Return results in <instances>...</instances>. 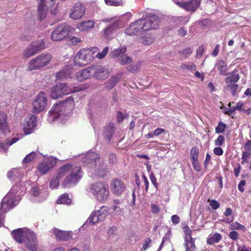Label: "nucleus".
<instances>
[{
    "label": "nucleus",
    "instance_id": "obj_47",
    "mask_svg": "<svg viewBox=\"0 0 251 251\" xmlns=\"http://www.w3.org/2000/svg\"><path fill=\"white\" fill-rule=\"evenodd\" d=\"M37 153L35 151H32L27 154L23 160V163H27L32 161L35 157Z\"/></svg>",
    "mask_w": 251,
    "mask_h": 251
},
{
    "label": "nucleus",
    "instance_id": "obj_13",
    "mask_svg": "<svg viewBox=\"0 0 251 251\" xmlns=\"http://www.w3.org/2000/svg\"><path fill=\"white\" fill-rule=\"evenodd\" d=\"M44 48L45 43L43 40H40L37 43H32L27 47L24 52V56L25 58H28L43 50Z\"/></svg>",
    "mask_w": 251,
    "mask_h": 251
},
{
    "label": "nucleus",
    "instance_id": "obj_42",
    "mask_svg": "<svg viewBox=\"0 0 251 251\" xmlns=\"http://www.w3.org/2000/svg\"><path fill=\"white\" fill-rule=\"evenodd\" d=\"M230 228L232 230L237 229L242 230L243 231H245L246 230V228L244 226L240 224L237 222L231 224L230 225Z\"/></svg>",
    "mask_w": 251,
    "mask_h": 251
},
{
    "label": "nucleus",
    "instance_id": "obj_51",
    "mask_svg": "<svg viewBox=\"0 0 251 251\" xmlns=\"http://www.w3.org/2000/svg\"><path fill=\"white\" fill-rule=\"evenodd\" d=\"M225 138L224 136L220 135L215 140L214 144L216 146H221L224 144Z\"/></svg>",
    "mask_w": 251,
    "mask_h": 251
},
{
    "label": "nucleus",
    "instance_id": "obj_57",
    "mask_svg": "<svg viewBox=\"0 0 251 251\" xmlns=\"http://www.w3.org/2000/svg\"><path fill=\"white\" fill-rule=\"evenodd\" d=\"M184 232L185 233V239H190L192 238L191 234L192 230L190 229L188 226H186L183 228Z\"/></svg>",
    "mask_w": 251,
    "mask_h": 251
},
{
    "label": "nucleus",
    "instance_id": "obj_62",
    "mask_svg": "<svg viewBox=\"0 0 251 251\" xmlns=\"http://www.w3.org/2000/svg\"><path fill=\"white\" fill-rule=\"evenodd\" d=\"M109 162L110 163L115 164L117 162V158L114 153H110L109 155Z\"/></svg>",
    "mask_w": 251,
    "mask_h": 251
},
{
    "label": "nucleus",
    "instance_id": "obj_28",
    "mask_svg": "<svg viewBox=\"0 0 251 251\" xmlns=\"http://www.w3.org/2000/svg\"><path fill=\"white\" fill-rule=\"evenodd\" d=\"M50 7H46L43 4L40 3L38 8V15L39 18L40 20H43L45 19L47 16V13Z\"/></svg>",
    "mask_w": 251,
    "mask_h": 251
},
{
    "label": "nucleus",
    "instance_id": "obj_4",
    "mask_svg": "<svg viewBox=\"0 0 251 251\" xmlns=\"http://www.w3.org/2000/svg\"><path fill=\"white\" fill-rule=\"evenodd\" d=\"M21 188L18 186H13L9 193L3 198L1 203L2 211L7 212L9 209L16 205L20 200L21 196L24 194Z\"/></svg>",
    "mask_w": 251,
    "mask_h": 251
},
{
    "label": "nucleus",
    "instance_id": "obj_25",
    "mask_svg": "<svg viewBox=\"0 0 251 251\" xmlns=\"http://www.w3.org/2000/svg\"><path fill=\"white\" fill-rule=\"evenodd\" d=\"M215 68L219 71V74L222 75H226L228 67L225 61L223 60H219L217 62L215 65Z\"/></svg>",
    "mask_w": 251,
    "mask_h": 251
},
{
    "label": "nucleus",
    "instance_id": "obj_16",
    "mask_svg": "<svg viewBox=\"0 0 251 251\" xmlns=\"http://www.w3.org/2000/svg\"><path fill=\"white\" fill-rule=\"evenodd\" d=\"M93 76L98 79H104L109 76L107 68L101 66H92Z\"/></svg>",
    "mask_w": 251,
    "mask_h": 251
},
{
    "label": "nucleus",
    "instance_id": "obj_12",
    "mask_svg": "<svg viewBox=\"0 0 251 251\" xmlns=\"http://www.w3.org/2000/svg\"><path fill=\"white\" fill-rule=\"evenodd\" d=\"M86 8L81 2H76L71 9L69 13L70 18L78 20L81 19L85 14Z\"/></svg>",
    "mask_w": 251,
    "mask_h": 251
},
{
    "label": "nucleus",
    "instance_id": "obj_33",
    "mask_svg": "<svg viewBox=\"0 0 251 251\" xmlns=\"http://www.w3.org/2000/svg\"><path fill=\"white\" fill-rule=\"evenodd\" d=\"M40 3L43 4L46 7H50V12L52 14H55V12L52 9V8H55V0H39Z\"/></svg>",
    "mask_w": 251,
    "mask_h": 251
},
{
    "label": "nucleus",
    "instance_id": "obj_14",
    "mask_svg": "<svg viewBox=\"0 0 251 251\" xmlns=\"http://www.w3.org/2000/svg\"><path fill=\"white\" fill-rule=\"evenodd\" d=\"M124 25V23L121 20L115 21L102 31L101 35L104 38L108 39L116 30L122 27Z\"/></svg>",
    "mask_w": 251,
    "mask_h": 251
},
{
    "label": "nucleus",
    "instance_id": "obj_8",
    "mask_svg": "<svg viewBox=\"0 0 251 251\" xmlns=\"http://www.w3.org/2000/svg\"><path fill=\"white\" fill-rule=\"evenodd\" d=\"M69 88L65 83H59L51 87L50 97L53 99H57L64 95L80 91L78 88Z\"/></svg>",
    "mask_w": 251,
    "mask_h": 251
},
{
    "label": "nucleus",
    "instance_id": "obj_60",
    "mask_svg": "<svg viewBox=\"0 0 251 251\" xmlns=\"http://www.w3.org/2000/svg\"><path fill=\"white\" fill-rule=\"evenodd\" d=\"M228 236L230 239L234 241H236L239 238V234L235 231L230 232Z\"/></svg>",
    "mask_w": 251,
    "mask_h": 251
},
{
    "label": "nucleus",
    "instance_id": "obj_10",
    "mask_svg": "<svg viewBox=\"0 0 251 251\" xmlns=\"http://www.w3.org/2000/svg\"><path fill=\"white\" fill-rule=\"evenodd\" d=\"M73 28L66 23L58 25L52 30L51 39L53 41H59L65 38L69 33L72 32Z\"/></svg>",
    "mask_w": 251,
    "mask_h": 251
},
{
    "label": "nucleus",
    "instance_id": "obj_48",
    "mask_svg": "<svg viewBox=\"0 0 251 251\" xmlns=\"http://www.w3.org/2000/svg\"><path fill=\"white\" fill-rule=\"evenodd\" d=\"M60 179L55 176L51 180L50 182V187L52 189L56 188L59 185V180Z\"/></svg>",
    "mask_w": 251,
    "mask_h": 251
},
{
    "label": "nucleus",
    "instance_id": "obj_39",
    "mask_svg": "<svg viewBox=\"0 0 251 251\" xmlns=\"http://www.w3.org/2000/svg\"><path fill=\"white\" fill-rule=\"evenodd\" d=\"M101 221L99 215L96 213V211H94L91 213L89 218L87 220V223H91L93 225L97 223V222Z\"/></svg>",
    "mask_w": 251,
    "mask_h": 251
},
{
    "label": "nucleus",
    "instance_id": "obj_29",
    "mask_svg": "<svg viewBox=\"0 0 251 251\" xmlns=\"http://www.w3.org/2000/svg\"><path fill=\"white\" fill-rule=\"evenodd\" d=\"M238 71L234 70L230 75L226 78V83H236L240 79V75L238 74H236Z\"/></svg>",
    "mask_w": 251,
    "mask_h": 251
},
{
    "label": "nucleus",
    "instance_id": "obj_61",
    "mask_svg": "<svg viewBox=\"0 0 251 251\" xmlns=\"http://www.w3.org/2000/svg\"><path fill=\"white\" fill-rule=\"evenodd\" d=\"M151 212L154 214H157L159 213L160 211V209L159 206L155 204L152 203L151 205Z\"/></svg>",
    "mask_w": 251,
    "mask_h": 251
},
{
    "label": "nucleus",
    "instance_id": "obj_55",
    "mask_svg": "<svg viewBox=\"0 0 251 251\" xmlns=\"http://www.w3.org/2000/svg\"><path fill=\"white\" fill-rule=\"evenodd\" d=\"M209 205L213 210H216L220 207V203L215 200H209Z\"/></svg>",
    "mask_w": 251,
    "mask_h": 251
},
{
    "label": "nucleus",
    "instance_id": "obj_22",
    "mask_svg": "<svg viewBox=\"0 0 251 251\" xmlns=\"http://www.w3.org/2000/svg\"><path fill=\"white\" fill-rule=\"evenodd\" d=\"M93 76L92 66L82 70L76 74V78L78 81H82Z\"/></svg>",
    "mask_w": 251,
    "mask_h": 251
},
{
    "label": "nucleus",
    "instance_id": "obj_35",
    "mask_svg": "<svg viewBox=\"0 0 251 251\" xmlns=\"http://www.w3.org/2000/svg\"><path fill=\"white\" fill-rule=\"evenodd\" d=\"M96 211L100 218V220L101 221L104 220L108 212L107 207L104 206H101L99 210Z\"/></svg>",
    "mask_w": 251,
    "mask_h": 251
},
{
    "label": "nucleus",
    "instance_id": "obj_6",
    "mask_svg": "<svg viewBox=\"0 0 251 251\" xmlns=\"http://www.w3.org/2000/svg\"><path fill=\"white\" fill-rule=\"evenodd\" d=\"M90 192L99 201L104 202L109 195L108 186L104 182H95L91 185Z\"/></svg>",
    "mask_w": 251,
    "mask_h": 251
},
{
    "label": "nucleus",
    "instance_id": "obj_1",
    "mask_svg": "<svg viewBox=\"0 0 251 251\" xmlns=\"http://www.w3.org/2000/svg\"><path fill=\"white\" fill-rule=\"evenodd\" d=\"M159 19L154 14L150 13L145 18L136 20L131 23L125 30V33L132 36L142 31L156 29L159 25Z\"/></svg>",
    "mask_w": 251,
    "mask_h": 251
},
{
    "label": "nucleus",
    "instance_id": "obj_31",
    "mask_svg": "<svg viewBox=\"0 0 251 251\" xmlns=\"http://www.w3.org/2000/svg\"><path fill=\"white\" fill-rule=\"evenodd\" d=\"M184 246L186 248L185 251H194L196 249L195 240L193 238L185 239Z\"/></svg>",
    "mask_w": 251,
    "mask_h": 251
},
{
    "label": "nucleus",
    "instance_id": "obj_59",
    "mask_svg": "<svg viewBox=\"0 0 251 251\" xmlns=\"http://www.w3.org/2000/svg\"><path fill=\"white\" fill-rule=\"evenodd\" d=\"M31 193L35 197L40 196L41 192L40 189L37 187H33L31 188Z\"/></svg>",
    "mask_w": 251,
    "mask_h": 251
},
{
    "label": "nucleus",
    "instance_id": "obj_36",
    "mask_svg": "<svg viewBox=\"0 0 251 251\" xmlns=\"http://www.w3.org/2000/svg\"><path fill=\"white\" fill-rule=\"evenodd\" d=\"M50 169V167L48 166L45 161L40 163L37 167V170L41 175L46 174Z\"/></svg>",
    "mask_w": 251,
    "mask_h": 251
},
{
    "label": "nucleus",
    "instance_id": "obj_40",
    "mask_svg": "<svg viewBox=\"0 0 251 251\" xmlns=\"http://www.w3.org/2000/svg\"><path fill=\"white\" fill-rule=\"evenodd\" d=\"M222 239V235L218 233L214 234L211 237L209 238L207 242L209 244H213L215 243H218Z\"/></svg>",
    "mask_w": 251,
    "mask_h": 251
},
{
    "label": "nucleus",
    "instance_id": "obj_52",
    "mask_svg": "<svg viewBox=\"0 0 251 251\" xmlns=\"http://www.w3.org/2000/svg\"><path fill=\"white\" fill-rule=\"evenodd\" d=\"M45 161L48 166L50 167V168L51 169L55 165L56 163V159L54 157H51L46 159Z\"/></svg>",
    "mask_w": 251,
    "mask_h": 251
},
{
    "label": "nucleus",
    "instance_id": "obj_56",
    "mask_svg": "<svg viewBox=\"0 0 251 251\" xmlns=\"http://www.w3.org/2000/svg\"><path fill=\"white\" fill-rule=\"evenodd\" d=\"M109 49L108 47H105L101 52H99L95 55V56L99 59H102L106 55Z\"/></svg>",
    "mask_w": 251,
    "mask_h": 251
},
{
    "label": "nucleus",
    "instance_id": "obj_34",
    "mask_svg": "<svg viewBox=\"0 0 251 251\" xmlns=\"http://www.w3.org/2000/svg\"><path fill=\"white\" fill-rule=\"evenodd\" d=\"M126 49L125 46L121 47L120 48L114 49L110 53L111 56L112 57H116L120 56L125 53L126 51Z\"/></svg>",
    "mask_w": 251,
    "mask_h": 251
},
{
    "label": "nucleus",
    "instance_id": "obj_53",
    "mask_svg": "<svg viewBox=\"0 0 251 251\" xmlns=\"http://www.w3.org/2000/svg\"><path fill=\"white\" fill-rule=\"evenodd\" d=\"M140 65L141 62H139L136 64H131L127 67V70L132 73L135 72L139 69Z\"/></svg>",
    "mask_w": 251,
    "mask_h": 251
},
{
    "label": "nucleus",
    "instance_id": "obj_18",
    "mask_svg": "<svg viewBox=\"0 0 251 251\" xmlns=\"http://www.w3.org/2000/svg\"><path fill=\"white\" fill-rule=\"evenodd\" d=\"M201 0H186L178 2L177 4L182 8L187 11L194 12L199 6Z\"/></svg>",
    "mask_w": 251,
    "mask_h": 251
},
{
    "label": "nucleus",
    "instance_id": "obj_43",
    "mask_svg": "<svg viewBox=\"0 0 251 251\" xmlns=\"http://www.w3.org/2000/svg\"><path fill=\"white\" fill-rule=\"evenodd\" d=\"M199 150L196 147H193L190 151L191 160H198Z\"/></svg>",
    "mask_w": 251,
    "mask_h": 251
},
{
    "label": "nucleus",
    "instance_id": "obj_5",
    "mask_svg": "<svg viewBox=\"0 0 251 251\" xmlns=\"http://www.w3.org/2000/svg\"><path fill=\"white\" fill-rule=\"evenodd\" d=\"M97 48L83 49L77 53L74 58V65L79 67L87 65L92 61L95 57Z\"/></svg>",
    "mask_w": 251,
    "mask_h": 251
},
{
    "label": "nucleus",
    "instance_id": "obj_11",
    "mask_svg": "<svg viewBox=\"0 0 251 251\" xmlns=\"http://www.w3.org/2000/svg\"><path fill=\"white\" fill-rule=\"evenodd\" d=\"M47 104V97L44 92H40L32 102L34 113H38L43 111Z\"/></svg>",
    "mask_w": 251,
    "mask_h": 251
},
{
    "label": "nucleus",
    "instance_id": "obj_30",
    "mask_svg": "<svg viewBox=\"0 0 251 251\" xmlns=\"http://www.w3.org/2000/svg\"><path fill=\"white\" fill-rule=\"evenodd\" d=\"M22 170V169H12L8 172L7 177L9 178L13 179L20 177L23 175Z\"/></svg>",
    "mask_w": 251,
    "mask_h": 251
},
{
    "label": "nucleus",
    "instance_id": "obj_3",
    "mask_svg": "<svg viewBox=\"0 0 251 251\" xmlns=\"http://www.w3.org/2000/svg\"><path fill=\"white\" fill-rule=\"evenodd\" d=\"M82 161L90 165L91 172L96 176L103 177L107 172L105 165L102 160H100V155L94 152H88L82 158Z\"/></svg>",
    "mask_w": 251,
    "mask_h": 251
},
{
    "label": "nucleus",
    "instance_id": "obj_49",
    "mask_svg": "<svg viewBox=\"0 0 251 251\" xmlns=\"http://www.w3.org/2000/svg\"><path fill=\"white\" fill-rule=\"evenodd\" d=\"M132 61V58L126 54L121 56L120 59V63L122 65L128 64Z\"/></svg>",
    "mask_w": 251,
    "mask_h": 251
},
{
    "label": "nucleus",
    "instance_id": "obj_46",
    "mask_svg": "<svg viewBox=\"0 0 251 251\" xmlns=\"http://www.w3.org/2000/svg\"><path fill=\"white\" fill-rule=\"evenodd\" d=\"M106 4L109 6H117L122 5V0H104Z\"/></svg>",
    "mask_w": 251,
    "mask_h": 251
},
{
    "label": "nucleus",
    "instance_id": "obj_50",
    "mask_svg": "<svg viewBox=\"0 0 251 251\" xmlns=\"http://www.w3.org/2000/svg\"><path fill=\"white\" fill-rule=\"evenodd\" d=\"M226 127V125L222 122L218 123L217 126L215 128V132L216 133H221L224 132Z\"/></svg>",
    "mask_w": 251,
    "mask_h": 251
},
{
    "label": "nucleus",
    "instance_id": "obj_38",
    "mask_svg": "<svg viewBox=\"0 0 251 251\" xmlns=\"http://www.w3.org/2000/svg\"><path fill=\"white\" fill-rule=\"evenodd\" d=\"M140 41L145 45H150L154 42V38L151 35H147L142 36L140 39Z\"/></svg>",
    "mask_w": 251,
    "mask_h": 251
},
{
    "label": "nucleus",
    "instance_id": "obj_41",
    "mask_svg": "<svg viewBox=\"0 0 251 251\" xmlns=\"http://www.w3.org/2000/svg\"><path fill=\"white\" fill-rule=\"evenodd\" d=\"M57 202L61 204H69L71 203V200L69 198L68 194H64L58 198Z\"/></svg>",
    "mask_w": 251,
    "mask_h": 251
},
{
    "label": "nucleus",
    "instance_id": "obj_37",
    "mask_svg": "<svg viewBox=\"0 0 251 251\" xmlns=\"http://www.w3.org/2000/svg\"><path fill=\"white\" fill-rule=\"evenodd\" d=\"M114 132V128L112 125H110L105 127L104 134L109 142L110 138Z\"/></svg>",
    "mask_w": 251,
    "mask_h": 251
},
{
    "label": "nucleus",
    "instance_id": "obj_32",
    "mask_svg": "<svg viewBox=\"0 0 251 251\" xmlns=\"http://www.w3.org/2000/svg\"><path fill=\"white\" fill-rule=\"evenodd\" d=\"M120 78L121 77L118 75L111 77L105 84V87L108 89H111L116 85Z\"/></svg>",
    "mask_w": 251,
    "mask_h": 251
},
{
    "label": "nucleus",
    "instance_id": "obj_54",
    "mask_svg": "<svg viewBox=\"0 0 251 251\" xmlns=\"http://www.w3.org/2000/svg\"><path fill=\"white\" fill-rule=\"evenodd\" d=\"M117 228L115 226L111 227L108 230V236L109 238H113L116 236Z\"/></svg>",
    "mask_w": 251,
    "mask_h": 251
},
{
    "label": "nucleus",
    "instance_id": "obj_45",
    "mask_svg": "<svg viewBox=\"0 0 251 251\" xmlns=\"http://www.w3.org/2000/svg\"><path fill=\"white\" fill-rule=\"evenodd\" d=\"M181 68L183 69H187L189 71H194L196 68V65L192 62H189L188 63H183L181 65Z\"/></svg>",
    "mask_w": 251,
    "mask_h": 251
},
{
    "label": "nucleus",
    "instance_id": "obj_63",
    "mask_svg": "<svg viewBox=\"0 0 251 251\" xmlns=\"http://www.w3.org/2000/svg\"><path fill=\"white\" fill-rule=\"evenodd\" d=\"M213 152L215 154L220 156L223 154L224 151L221 148L217 147L214 148Z\"/></svg>",
    "mask_w": 251,
    "mask_h": 251
},
{
    "label": "nucleus",
    "instance_id": "obj_2",
    "mask_svg": "<svg viewBox=\"0 0 251 251\" xmlns=\"http://www.w3.org/2000/svg\"><path fill=\"white\" fill-rule=\"evenodd\" d=\"M69 172L70 174L66 177L62 184L64 188H69L75 185L82 176L80 166H73L71 164H66L60 167L56 176L61 179Z\"/></svg>",
    "mask_w": 251,
    "mask_h": 251
},
{
    "label": "nucleus",
    "instance_id": "obj_26",
    "mask_svg": "<svg viewBox=\"0 0 251 251\" xmlns=\"http://www.w3.org/2000/svg\"><path fill=\"white\" fill-rule=\"evenodd\" d=\"M95 22L92 20H88L80 23L77 25V28L81 31H86L94 27Z\"/></svg>",
    "mask_w": 251,
    "mask_h": 251
},
{
    "label": "nucleus",
    "instance_id": "obj_7",
    "mask_svg": "<svg viewBox=\"0 0 251 251\" xmlns=\"http://www.w3.org/2000/svg\"><path fill=\"white\" fill-rule=\"evenodd\" d=\"M73 103V99L70 97L65 100L54 104L49 112V119L52 121L57 119L64 113L65 109L69 105L72 106Z\"/></svg>",
    "mask_w": 251,
    "mask_h": 251
},
{
    "label": "nucleus",
    "instance_id": "obj_24",
    "mask_svg": "<svg viewBox=\"0 0 251 251\" xmlns=\"http://www.w3.org/2000/svg\"><path fill=\"white\" fill-rule=\"evenodd\" d=\"M72 71V68L69 66H65L56 75V77L57 80H62L63 79L70 77Z\"/></svg>",
    "mask_w": 251,
    "mask_h": 251
},
{
    "label": "nucleus",
    "instance_id": "obj_27",
    "mask_svg": "<svg viewBox=\"0 0 251 251\" xmlns=\"http://www.w3.org/2000/svg\"><path fill=\"white\" fill-rule=\"evenodd\" d=\"M19 140V138L14 137L11 139L8 140L5 143H0V152H6L9 147L17 142Z\"/></svg>",
    "mask_w": 251,
    "mask_h": 251
},
{
    "label": "nucleus",
    "instance_id": "obj_15",
    "mask_svg": "<svg viewBox=\"0 0 251 251\" xmlns=\"http://www.w3.org/2000/svg\"><path fill=\"white\" fill-rule=\"evenodd\" d=\"M25 237L23 243L31 251H36L37 249L38 242L34 232L31 230L25 233Z\"/></svg>",
    "mask_w": 251,
    "mask_h": 251
},
{
    "label": "nucleus",
    "instance_id": "obj_21",
    "mask_svg": "<svg viewBox=\"0 0 251 251\" xmlns=\"http://www.w3.org/2000/svg\"><path fill=\"white\" fill-rule=\"evenodd\" d=\"M53 233L56 238L60 241H66L71 238V232L70 231H64L57 228L52 230Z\"/></svg>",
    "mask_w": 251,
    "mask_h": 251
},
{
    "label": "nucleus",
    "instance_id": "obj_64",
    "mask_svg": "<svg viewBox=\"0 0 251 251\" xmlns=\"http://www.w3.org/2000/svg\"><path fill=\"white\" fill-rule=\"evenodd\" d=\"M237 251H251V246L246 247V246H239Z\"/></svg>",
    "mask_w": 251,
    "mask_h": 251
},
{
    "label": "nucleus",
    "instance_id": "obj_20",
    "mask_svg": "<svg viewBox=\"0 0 251 251\" xmlns=\"http://www.w3.org/2000/svg\"><path fill=\"white\" fill-rule=\"evenodd\" d=\"M27 231H30L26 228H18L13 230L11 235L15 240L19 243H23L25 237V233Z\"/></svg>",
    "mask_w": 251,
    "mask_h": 251
},
{
    "label": "nucleus",
    "instance_id": "obj_44",
    "mask_svg": "<svg viewBox=\"0 0 251 251\" xmlns=\"http://www.w3.org/2000/svg\"><path fill=\"white\" fill-rule=\"evenodd\" d=\"M226 84L227 88L231 90L232 95L235 96L236 91L238 88V85L236 83H226Z\"/></svg>",
    "mask_w": 251,
    "mask_h": 251
},
{
    "label": "nucleus",
    "instance_id": "obj_9",
    "mask_svg": "<svg viewBox=\"0 0 251 251\" xmlns=\"http://www.w3.org/2000/svg\"><path fill=\"white\" fill-rule=\"evenodd\" d=\"M52 58L50 53L41 54L32 59L28 63L27 71L38 70L47 65Z\"/></svg>",
    "mask_w": 251,
    "mask_h": 251
},
{
    "label": "nucleus",
    "instance_id": "obj_58",
    "mask_svg": "<svg viewBox=\"0 0 251 251\" xmlns=\"http://www.w3.org/2000/svg\"><path fill=\"white\" fill-rule=\"evenodd\" d=\"M191 162L194 169L197 172H200L201 170V166L198 161V160L192 161Z\"/></svg>",
    "mask_w": 251,
    "mask_h": 251
},
{
    "label": "nucleus",
    "instance_id": "obj_19",
    "mask_svg": "<svg viewBox=\"0 0 251 251\" xmlns=\"http://www.w3.org/2000/svg\"><path fill=\"white\" fill-rule=\"evenodd\" d=\"M24 125V131L25 134H29L32 133L34 127L36 126V118L35 116L30 117H26Z\"/></svg>",
    "mask_w": 251,
    "mask_h": 251
},
{
    "label": "nucleus",
    "instance_id": "obj_23",
    "mask_svg": "<svg viewBox=\"0 0 251 251\" xmlns=\"http://www.w3.org/2000/svg\"><path fill=\"white\" fill-rule=\"evenodd\" d=\"M7 119V115L4 112L0 111V131L5 135L10 131Z\"/></svg>",
    "mask_w": 251,
    "mask_h": 251
},
{
    "label": "nucleus",
    "instance_id": "obj_17",
    "mask_svg": "<svg viewBox=\"0 0 251 251\" xmlns=\"http://www.w3.org/2000/svg\"><path fill=\"white\" fill-rule=\"evenodd\" d=\"M110 188L114 194L121 195L125 191L126 185L121 179L115 178L111 180Z\"/></svg>",
    "mask_w": 251,
    "mask_h": 251
}]
</instances>
